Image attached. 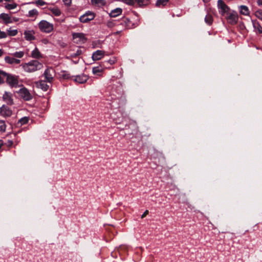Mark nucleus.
Here are the masks:
<instances>
[{
	"instance_id": "nucleus-1",
	"label": "nucleus",
	"mask_w": 262,
	"mask_h": 262,
	"mask_svg": "<svg viewBox=\"0 0 262 262\" xmlns=\"http://www.w3.org/2000/svg\"><path fill=\"white\" fill-rule=\"evenodd\" d=\"M39 30L43 33H50L54 30V25L46 20H42L38 24Z\"/></svg>"
},
{
	"instance_id": "nucleus-2",
	"label": "nucleus",
	"mask_w": 262,
	"mask_h": 262,
	"mask_svg": "<svg viewBox=\"0 0 262 262\" xmlns=\"http://www.w3.org/2000/svg\"><path fill=\"white\" fill-rule=\"evenodd\" d=\"M72 36L74 42L77 44L83 43L86 41L84 34L82 33H73Z\"/></svg>"
},
{
	"instance_id": "nucleus-3",
	"label": "nucleus",
	"mask_w": 262,
	"mask_h": 262,
	"mask_svg": "<svg viewBox=\"0 0 262 262\" xmlns=\"http://www.w3.org/2000/svg\"><path fill=\"white\" fill-rule=\"evenodd\" d=\"M19 96L26 101H29L32 99V95L26 88L20 89L18 92Z\"/></svg>"
},
{
	"instance_id": "nucleus-4",
	"label": "nucleus",
	"mask_w": 262,
	"mask_h": 262,
	"mask_svg": "<svg viewBox=\"0 0 262 262\" xmlns=\"http://www.w3.org/2000/svg\"><path fill=\"white\" fill-rule=\"evenodd\" d=\"M54 74V70L52 67L48 68L43 73L46 81L51 83L53 80Z\"/></svg>"
},
{
	"instance_id": "nucleus-5",
	"label": "nucleus",
	"mask_w": 262,
	"mask_h": 262,
	"mask_svg": "<svg viewBox=\"0 0 262 262\" xmlns=\"http://www.w3.org/2000/svg\"><path fill=\"white\" fill-rule=\"evenodd\" d=\"M95 17V14L94 13L88 11L85 14L81 16L79 18V20L83 23H86L90 20H93Z\"/></svg>"
},
{
	"instance_id": "nucleus-6",
	"label": "nucleus",
	"mask_w": 262,
	"mask_h": 262,
	"mask_svg": "<svg viewBox=\"0 0 262 262\" xmlns=\"http://www.w3.org/2000/svg\"><path fill=\"white\" fill-rule=\"evenodd\" d=\"M7 78V83L12 87H17L18 84V80L17 79V77L11 75H8L7 74V76L6 77Z\"/></svg>"
},
{
	"instance_id": "nucleus-7",
	"label": "nucleus",
	"mask_w": 262,
	"mask_h": 262,
	"mask_svg": "<svg viewBox=\"0 0 262 262\" xmlns=\"http://www.w3.org/2000/svg\"><path fill=\"white\" fill-rule=\"evenodd\" d=\"M217 7L219 9V13L222 15H224L229 9V7L223 0H218Z\"/></svg>"
},
{
	"instance_id": "nucleus-8",
	"label": "nucleus",
	"mask_w": 262,
	"mask_h": 262,
	"mask_svg": "<svg viewBox=\"0 0 262 262\" xmlns=\"http://www.w3.org/2000/svg\"><path fill=\"white\" fill-rule=\"evenodd\" d=\"M12 114V110L8 106L5 105H3L0 108V115L3 117H10Z\"/></svg>"
},
{
	"instance_id": "nucleus-9",
	"label": "nucleus",
	"mask_w": 262,
	"mask_h": 262,
	"mask_svg": "<svg viewBox=\"0 0 262 262\" xmlns=\"http://www.w3.org/2000/svg\"><path fill=\"white\" fill-rule=\"evenodd\" d=\"M228 23L231 25L236 24L238 21V15L235 12L231 13L227 17Z\"/></svg>"
},
{
	"instance_id": "nucleus-10",
	"label": "nucleus",
	"mask_w": 262,
	"mask_h": 262,
	"mask_svg": "<svg viewBox=\"0 0 262 262\" xmlns=\"http://www.w3.org/2000/svg\"><path fill=\"white\" fill-rule=\"evenodd\" d=\"M3 99L7 104L12 105L13 104L12 94L10 92H5L3 94Z\"/></svg>"
},
{
	"instance_id": "nucleus-11",
	"label": "nucleus",
	"mask_w": 262,
	"mask_h": 262,
	"mask_svg": "<svg viewBox=\"0 0 262 262\" xmlns=\"http://www.w3.org/2000/svg\"><path fill=\"white\" fill-rule=\"evenodd\" d=\"M47 82L46 80H41L36 82L35 84L37 88L41 89L43 91H47L50 87V85L47 84Z\"/></svg>"
},
{
	"instance_id": "nucleus-12",
	"label": "nucleus",
	"mask_w": 262,
	"mask_h": 262,
	"mask_svg": "<svg viewBox=\"0 0 262 262\" xmlns=\"http://www.w3.org/2000/svg\"><path fill=\"white\" fill-rule=\"evenodd\" d=\"M130 21L127 18H124L122 19L121 21L117 24V26H120V28L123 29H128L130 27Z\"/></svg>"
},
{
	"instance_id": "nucleus-13",
	"label": "nucleus",
	"mask_w": 262,
	"mask_h": 262,
	"mask_svg": "<svg viewBox=\"0 0 262 262\" xmlns=\"http://www.w3.org/2000/svg\"><path fill=\"white\" fill-rule=\"evenodd\" d=\"M88 79V76L86 75H77L74 77V80L78 83H84Z\"/></svg>"
},
{
	"instance_id": "nucleus-14",
	"label": "nucleus",
	"mask_w": 262,
	"mask_h": 262,
	"mask_svg": "<svg viewBox=\"0 0 262 262\" xmlns=\"http://www.w3.org/2000/svg\"><path fill=\"white\" fill-rule=\"evenodd\" d=\"M0 19H2L5 24L13 23V20L10 15L6 13H2L0 14Z\"/></svg>"
},
{
	"instance_id": "nucleus-15",
	"label": "nucleus",
	"mask_w": 262,
	"mask_h": 262,
	"mask_svg": "<svg viewBox=\"0 0 262 262\" xmlns=\"http://www.w3.org/2000/svg\"><path fill=\"white\" fill-rule=\"evenodd\" d=\"M104 52L101 50H97L93 54L92 58L94 60H98L101 59L104 56Z\"/></svg>"
},
{
	"instance_id": "nucleus-16",
	"label": "nucleus",
	"mask_w": 262,
	"mask_h": 262,
	"mask_svg": "<svg viewBox=\"0 0 262 262\" xmlns=\"http://www.w3.org/2000/svg\"><path fill=\"white\" fill-rule=\"evenodd\" d=\"M34 32L33 31H25L24 32L25 38L27 40H32L35 39Z\"/></svg>"
},
{
	"instance_id": "nucleus-17",
	"label": "nucleus",
	"mask_w": 262,
	"mask_h": 262,
	"mask_svg": "<svg viewBox=\"0 0 262 262\" xmlns=\"http://www.w3.org/2000/svg\"><path fill=\"white\" fill-rule=\"evenodd\" d=\"M5 60L6 62L8 64H19L20 63V60L16 59L14 57H11L10 56L6 57Z\"/></svg>"
},
{
	"instance_id": "nucleus-18",
	"label": "nucleus",
	"mask_w": 262,
	"mask_h": 262,
	"mask_svg": "<svg viewBox=\"0 0 262 262\" xmlns=\"http://www.w3.org/2000/svg\"><path fill=\"white\" fill-rule=\"evenodd\" d=\"M239 8L241 14L245 16H248L249 15L250 11L247 6L245 5H242L239 6Z\"/></svg>"
},
{
	"instance_id": "nucleus-19",
	"label": "nucleus",
	"mask_w": 262,
	"mask_h": 262,
	"mask_svg": "<svg viewBox=\"0 0 262 262\" xmlns=\"http://www.w3.org/2000/svg\"><path fill=\"white\" fill-rule=\"evenodd\" d=\"M104 69L102 67H94L92 69L93 73L97 76H100L103 72Z\"/></svg>"
},
{
	"instance_id": "nucleus-20",
	"label": "nucleus",
	"mask_w": 262,
	"mask_h": 262,
	"mask_svg": "<svg viewBox=\"0 0 262 262\" xmlns=\"http://www.w3.org/2000/svg\"><path fill=\"white\" fill-rule=\"evenodd\" d=\"M91 3L93 5L98 7H102L106 4L105 0H91Z\"/></svg>"
},
{
	"instance_id": "nucleus-21",
	"label": "nucleus",
	"mask_w": 262,
	"mask_h": 262,
	"mask_svg": "<svg viewBox=\"0 0 262 262\" xmlns=\"http://www.w3.org/2000/svg\"><path fill=\"white\" fill-rule=\"evenodd\" d=\"M253 26L254 28L255 31L258 32L259 34L262 33V27L260 26L259 23L256 21H252Z\"/></svg>"
},
{
	"instance_id": "nucleus-22",
	"label": "nucleus",
	"mask_w": 262,
	"mask_h": 262,
	"mask_svg": "<svg viewBox=\"0 0 262 262\" xmlns=\"http://www.w3.org/2000/svg\"><path fill=\"white\" fill-rule=\"evenodd\" d=\"M122 10L121 8H118L112 10L110 13V15L112 17H115L121 14Z\"/></svg>"
},
{
	"instance_id": "nucleus-23",
	"label": "nucleus",
	"mask_w": 262,
	"mask_h": 262,
	"mask_svg": "<svg viewBox=\"0 0 262 262\" xmlns=\"http://www.w3.org/2000/svg\"><path fill=\"white\" fill-rule=\"evenodd\" d=\"M135 3L140 7L146 6L149 4V0H134V5Z\"/></svg>"
},
{
	"instance_id": "nucleus-24",
	"label": "nucleus",
	"mask_w": 262,
	"mask_h": 262,
	"mask_svg": "<svg viewBox=\"0 0 262 262\" xmlns=\"http://www.w3.org/2000/svg\"><path fill=\"white\" fill-rule=\"evenodd\" d=\"M24 71L27 72L32 73L34 72L38 69H37V67H23Z\"/></svg>"
},
{
	"instance_id": "nucleus-25",
	"label": "nucleus",
	"mask_w": 262,
	"mask_h": 262,
	"mask_svg": "<svg viewBox=\"0 0 262 262\" xmlns=\"http://www.w3.org/2000/svg\"><path fill=\"white\" fill-rule=\"evenodd\" d=\"M29 118L27 117H24L20 118L18 121V123H17L18 125L21 126L23 125L27 124L29 121Z\"/></svg>"
},
{
	"instance_id": "nucleus-26",
	"label": "nucleus",
	"mask_w": 262,
	"mask_h": 262,
	"mask_svg": "<svg viewBox=\"0 0 262 262\" xmlns=\"http://www.w3.org/2000/svg\"><path fill=\"white\" fill-rule=\"evenodd\" d=\"M50 10L55 16H59L61 14V11L58 8H51Z\"/></svg>"
},
{
	"instance_id": "nucleus-27",
	"label": "nucleus",
	"mask_w": 262,
	"mask_h": 262,
	"mask_svg": "<svg viewBox=\"0 0 262 262\" xmlns=\"http://www.w3.org/2000/svg\"><path fill=\"white\" fill-rule=\"evenodd\" d=\"M31 55L33 58H38L40 57V53L38 49L36 48H35V49L32 51Z\"/></svg>"
},
{
	"instance_id": "nucleus-28",
	"label": "nucleus",
	"mask_w": 262,
	"mask_h": 262,
	"mask_svg": "<svg viewBox=\"0 0 262 262\" xmlns=\"http://www.w3.org/2000/svg\"><path fill=\"white\" fill-rule=\"evenodd\" d=\"M169 0H157L156 2V6L158 7L165 6Z\"/></svg>"
},
{
	"instance_id": "nucleus-29",
	"label": "nucleus",
	"mask_w": 262,
	"mask_h": 262,
	"mask_svg": "<svg viewBox=\"0 0 262 262\" xmlns=\"http://www.w3.org/2000/svg\"><path fill=\"white\" fill-rule=\"evenodd\" d=\"M205 21L207 24L211 25L213 21L212 16L210 14L207 15L205 18Z\"/></svg>"
},
{
	"instance_id": "nucleus-30",
	"label": "nucleus",
	"mask_w": 262,
	"mask_h": 262,
	"mask_svg": "<svg viewBox=\"0 0 262 262\" xmlns=\"http://www.w3.org/2000/svg\"><path fill=\"white\" fill-rule=\"evenodd\" d=\"M6 125L5 122L0 120V132H5L6 131Z\"/></svg>"
},
{
	"instance_id": "nucleus-31",
	"label": "nucleus",
	"mask_w": 262,
	"mask_h": 262,
	"mask_svg": "<svg viewBox=\"0 0 262 262\" xmlns=\"http://www.w3.org/2000/svg\"><path fill=\"white\" fill-rule=\"evenodd\" d=\"M7 31H8V35L9 36H15L18 33L17 30H16V29L12 30L11 28L8 29Z\"/></svg>"
},
{
	"instance_id": "nucleus-32",
	"label": "nucleus",
	"mask_w": 262,
	"mask_h": 262,
	"mask_svg": "<svg viewBox=\"0 0 262 262\" xmlns=\"http://www.w3.org/2000/svg\"><path fill=\"white\" fill-rule=\"evenodd\" d=\"M38 14V12L36 9H32L30 10L28 12V16L29 17H33L35 16H37Z\"/></svg>"
},
{
	"instance_id": "nucleus-33",
	"label": "nucleus",
	"mask_w": 262,
	"mask_h": 262,
	"mask_svg": "<svg viewBox=\"0 0 262 262\" xmlns=\"http://www.w3.org/2000/svg\"><path fill=\"white\" fill-rule=\"evenodd\" d=\"M17 4L16 3L8 4L5 6V8L8 10H12L17 7Z\"/></svg>"
},
{
	"instance_id": "nucleus-34",
	"label": "nucleus",
	"mask_w": 262,
	"mask_h": 262,
	"mask_svg": "<svg viewBox=\"0 0 262 262\" xmlns=\"http://www.w3.org/2000/svg\"><path fill=\"white\" fill-rule=\"evenodd\" d=\"M7 73L4 71H0V84L4 81V78L6 77Z\"/></svg>"
},
{
	"instance_id": "nucleus-35",
	"label": "nucleus",
	"mask_w": 262,
	"mask_h": 262,
	"mask_svg": "<svg viewBox=\"0 0 262 262\" xmlns=\"http://www.w3.org/2000/svg\"><path fill=\"white\" fill-rule=\"evenodd\" d=\"M255 16L262 21V11L257 10L255 12Z\"/></svg>"
},
{
	"instance_id": "nucleus-36",
	"label": "nucleus",
	"mask_w": 262,
	"mask_h": 262,
	"mask_svg": "<svg viewBox=\"0 0 262 262\" xmlns=\"http://www.w3.org/2000/svg\"><path fill=\"white\" fill-rule=\"evenodd\" d=\"M24 53L23 51L16 52L13 54L14 56L17 58H21L24 56Z\"/></svg>"
},
{
	"instance_id": "nucleus-37",
	"label": "nucleus",
	"mask_w": 262,
	"mask_h": 262,
	"mask_svg": "<svg viewBox=\"0 0 262 262\" xmlns=\"http://www.w3.org/2000/svg\"><path fill=\"white\" fill-rule=\"evenodd\" d=\"M118 1L123 2L128 5H130V6L134 5V0H118Z\"/></svg>"
},
{
	"instance_id": "nucleus-38",
	"label": "nucleus",
	"mask_w": 262,
	"mask_h": 262,
	"mask_svg": "<svg viewBox=\"0 0 262 262\" xmlns=\"http://www.w3.org/2000/svg\"><path fill=\"white\" fill-rule=\"evenodd\" d=\"M60 76L62 78L64 79H68L70 77L69 74L65 72H61Z\"/></svg>"
},
{
	"instance_id": "nucleus-39",
	"label": "nucleus",
	"mask_w": 262,
	"mask_h": 262,
	"mask_svg": "<svg viewBox=\"0 0 262 262\" xmlns=\"http://www.w3.org/2000/svg\"><path fill=\"white\" fill-rule=\"evenodd\" d=\"M106 26L108 27V28H113V27L116 26H117V25L115 23H114L113 21H107V23H106Z\"/></svg>"
},
{
	"instance_id": "nucleus-40",
	"label": "nucleus",
	"mask_w": 262,
	"mask_h": 262,
	"mask_svg": "<svg viewBox=\"0 0 262 262\" xmlns=\"http://www.w3.org/2000/svg\"><path fill=\"white\" fill-rule=\"evenodd\" d=\"M35 4L37 6H42L46 4V3L42 0H38L35 2Z\"/></svg>"
},
{
	"instance_id": "nucleus-41",
	"label": "nucleus",
	"mask_w": 262,
	"mask_h": 262,
	"mask_svg": "<svg viewBox=\"0 0 262 262\" xmlns=\"http://www.w3.org/2000/svg\"><path fill=\"white\" fill-rule=\"evenodd\" d=\"M62 1L68 6H70L72 3V0H62Z\"/></svg>"
},
{
	"instance_id": "nucleus-42",
	"label": "nucleus",
	"mask_w": 262,
	"mask_h": 262,
	"mask_svg": "<svg viewBox=\"0 0 262 262\" xmlns=\"http://www.w3.org/2000/svg\"><path fill=\"white\" fill-rule=\"evenodd\" d=\"M148 214V211L147 210H145V212L141 215V218L143 219Z\"/></svg>"
},
{
	"instance_id": "nucleus-43",
	"label": "nucleus",
	"mask_w": 262,
	"mask_h": 262,
	"mask_svg": "<svg viewBox=\"0 0 262 262\" xmlns=\"http://www.w3.org/2000/svg\"><path fill=\"white\" fill-rule=\"evenodd\" d=\"M55 20L59 21V22H60V23L64 22V18H63L62 19H55Z\"/></svg>"
},
{
	"instance_id": "nucleus-44",
	"label": "nucleus",
	"mask_w": 262,
	"mask_h": 262,
	"mask_svg": "<svg viewBox=\"0 0 262 262\" xmlns=\"http://www.w3.org/2000/svg\"><path fill=\"white\" fill-rule=\"evenodd\" d=\"M109 63L110 64H115V60H109Z\"/></svg>"
},
{
	"instance_id": "nucleus-45",
	"label": "nucleus",
	"mask_w": 262,
	"mask_h": 262,
	"mask_svg": "<svg viewBox=\"0 0 262 262\" xmlns=\"http://www.w3.org/2000/svg\"><path fill=\"white\" fill-rule=\"evenodd\" d=\"M121 32V30H120V31H116V32H114V33H112V34H114V35H117V34H120Z\"/></svg>"
},
{
	"instance_id": "nucleus-46",
	"label": "nucleus",
	"mask_w": 262,
	"mask_h": 262,
	"mask_svg": "<svg viewBox=\"0 0 262 262\" xmlns=\"http://www.w3.org/2000/svg\"><path fill=\"white\" fill-rule=\"evenodd\" d=\"M257 4L259 6H261L262 5V0H257Z\"/></svg>"
},
{
	"instance_id": "nucleus-47",
	"label": "nucleus",
	"mask_w": 262,
	"mask_h": 262,
	"mask_svg": "<svg viewBox=\"0 0 262 262\" xmlns=\"http://www.w3.org/2000/svg\"><path fill=\"white\" fill-rule=\"evenodd\" d=\"M12 20H13V21H18V18H12Z\"/></svg>"
},
{
	"instance_id": "nucleus-48",
	"label": "nucleus",
	"mask_w": 262,
	"mask_h": 262,
	"mask_svg": "<svg viewBox=\"0 0 262 262\" xmlns=\"http://www.w3.org/2000/svg\"><path fill=\"white\" fill-rule=\"evenodd\" d=\"M3 145V141L0 140V148H1L2 146Z\"/></svg>"
},
{
	"instance_id": "nucleus-49",
	"label": "nucleus",
	"mask_w": 262,
	"mask_h": 262,
	"mask_svg": "<svg viewBox=\"0 0 262 262\" xmlns=\"http://www.w3.org/2000/svg\"><path fill=\"white\" fill-rule=\"evenodd\" d=\"M3 54V51L0 49V56H1Z\"/></svg>"
},
{
	"instance_id": "nucleus-50",
	"label": "nucleus",
	"mask_w": 262,
	"mask_h": 262,
	"mask_svg": "<svg viewBox=\"0 0 262 262\" xmlns=\"http://www.w3.org/2000/svg\"><path fill=\"white\" fill-rule=\"evenodd\" d=\"M28 66H32V64L29 63L28 64Z\"/></svg>"
},
{
	"instance_id": "nucleus-51",
	"label": "nucleus",
	"mask_w": 262,
	"mask_h": 262,
	"mask_svg": "<svg viewBox=\"0 0 262 262\" xmlns=\"http://www.w3.org/2000/svg\"><path fill=\"white\" fill-rule=\"evenodd\" d=\"M3 0H0V3L2 2Z\"/></svg>"
}]
</instances>
